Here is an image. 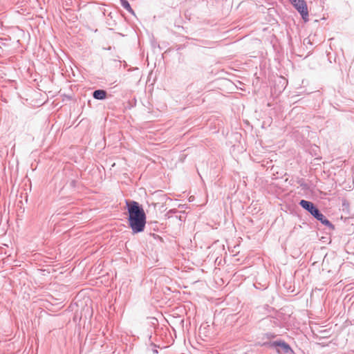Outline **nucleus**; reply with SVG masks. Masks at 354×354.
Returning <instances> with one entry per match:
<instances>
[{
    "mask_svg": "<svg viewBox=\"0 0 354 354\" xmlns=\"http://www.w3.org/2000/svg\"><path fill=\"white\" fill-rule=\"evenodd\" d=\"M314 217L325 225L329 226L331 225L330 222L327 218H326V217L320 212H319Z\"/></svg>",
    "mask_w": 354,
    "mask_h": 354,
    "instance_id": "423d86ee",
    "label": "nucleus"
},
{
    "mask_svg": "<svg viewBox=\"0 0 354 354\" xmlns=\"http://www.w3.org/2000/svg\"><path fill=\"white\" fill-rule=\"evenodd\" d=\"M107 93L102 89H97L93 92V97L95 100H103L106 99Z\"/></svg>",
    "mask_w": 354,
    "mask_h": 354,
    "instance_id": "39448f33",
    "label": "nucleus"
},
{
    "mask_svg": "<svg viewBox=\"0 0 354 354\" xmlns=\"http://www.w3.org/2000/svg\"><path fill=\"white\" fill-rule=\"evenodd\" d=\"M151 351H153V353H155V344L151 343Z\"/></svg>",
    "mask_w": 354,
    "mask_h": 354,
    "instance_id": "6e6552de",
    "label": "nucleus"
},
{
    "mask_svg": "<svg viewBox=\"0 0 354 354\" xmlns=\"http://www.w3.org/2000/svg\"><path fill=\"white\" fill-rule=\"evenodd\" d=\"M277 352H278V353H281V350H280V349H278V350H277Z\"/></svg>",
    "mask_w": 354,
    "mask_h": 354,
    "instance_id": "1a4fd4ad",
    "label": "nucleus"
},
{
    "mask_svg": "<svg viewBox=\"0 0 354 354\" xmlns=\"http://www.w3.org/2000/svg\"><path fill=\"white\" fill-rule=\"evenodd\" d=\"M293 6L301 15L302 19L305 22L308 21L309 18L308 6L304 0H290Z\"/></svg>",
    "mask_w": 354,
    "mask_h": 354,
    "instance_id": "f03ea898",
    "label": "nucleus"
},
{
    "mask_svg": "<svg viewBox=\"0 0 354 354\" xmlns=\"http://www.w3.org/2000/svg\"><path fill=\"white\" fill-rule=\"evenodd\" d=\"M128 212V222L133 234L145 230L147 216L145 210L138 202L131 200L125 201Z\"/></svg>",
    "mask_w": 354,
    "mask_h": 354,
    "instance_id": "f257e3e1",
    "label": "nucleus"
},
{
    "mask_svg": "<svg viewBox=\"0 0 354 354\" xmlns=\"http://www.w3.org/2000/svg\"><path fill=\"white\" fill-rule=\"evenodd\" d=\"M272 346L280 347L281 351L284 353H294V351L291 347L284 342L276 341L272 344Z\"/></svg>",
    "mask_w": 354,
    "mask_h": 354,
    "instance_id": "20e7f679",
    "label": "nucleus"
},
{
    "mask_svg": "<svg viewBox=\"0 0 354 354\" xmlns=\"http://www.w3.org/2000/svg\"><path fill=\"white\" fill-rule=\"evenodd\" d=\"M299 205L306 210L308 211L313 216H315L319 211V209L314 205L312 202L301 200L299 202Z\"/></svg>",
    "mask_w": 354,
    "mask_h": 354,
    "instance_id": "7ed1b4c3",
    "label": "nucleus"
},
{
    "mask_svg": "<svg viewBox=\"0 0 354 354\" xmlns=\"http://www.w3.org/2000/svg\"><path fill=\"white\" fill-rule=\"evenodd\" d=\"M153 237H155V234H151Z\"/></svg>",
    "mask_w": 354,
    "mask_h": 354,
    "instance_id": "9d476101",
    "label": "nucleus"
},
{
    "mask_svg": "<svg viewBox=\"0 0 354 354\" xmlns=\"http://www.w3.org/2000/svg\"><path fill=\"white\" fill-rule=\"evenodd\" d=\"M121 6L129 12L133 14V10L131 8L130 3L127 0H120Z\"/></svg>",
    "mask_w": 354,
    "mask_h": 354,
    "instance_id": "0eeeda50",
    "label": "nucleus"
}]
</instances>
